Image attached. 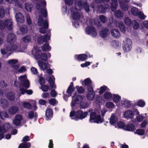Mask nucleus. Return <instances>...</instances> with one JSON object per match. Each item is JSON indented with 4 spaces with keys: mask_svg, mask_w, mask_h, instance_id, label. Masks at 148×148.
I'll return each mask as SVG.
<instances>
[{
    "mask_svg": "<svg viewBox=\"0 0 148 148\" xmlns=\"http://www.w3.org/2000/svg\"><path fill=\"white\" fill-rule=\"evenodd\" d=\"M87 58V56L84 54L75 55V59L77 60L83 61L85 60Z\"/></svg>",
    "mask_w": 148,
    "mask_h": 148,
    "instance_id": "aec40b11",
    "label": "nucleus"
},
{
    "mask_svg": "<svg viewBox=\"0 0 148 148\" xmlns=\"http://www.w3.org/2000/svg\"><path fill=\"white\" fill-rule=\"evenodd\" d=\"M106 107L109 109L115 108V106L114 103L112 102H108L106 104Z\"/></svg>",
    "mask_w": 148,
    "mask_h": 148,
    "instance_id": "c9c22d12",
    "label": "nucleus"
},
{
    "mask_svg": "<svg viewBox=\"0 0 148 148\" xmlns=\"http://www.w3.org/2000/svg\"><path fill=\"white\" fill-rule=\"evenodd\" d=\"M5 12L3 9V8L0 9V18H2L4 16Z\"/></svg>",
    "mask_w": 148,
    "mask_h": 148,
    "instance_id": "774afa93",
    "label": "nucleus"
},
{
    "mask_svg": "<svg viewBox=\"0 0 148 148\" xmlns=\"http://www.w3.org/2000/svg\"><path fill=\"white\" fill-rule=\"evenodd\" d=\"M99 94L101 95L106 90H109L107 87L105 86L101 87L99 89Z\"/></svg>",
    "mask_w": 148,
    "mask_h": 148,
    "instance_id": "c03bdc74",
    "label": "nucleus"
},
{
    "mask_svg": "<svg viewBox=\"0 0 148 148\" xmlns=\"http://www.w3.org/2000/svg\"><path fill=\"white\" fill-rule=\"evenodd\" d=\"M19 30L22 34H25L27 31V27L25 25H23L21 27Z\"/></svg>",
    "mask_w": 148,
    "mask_h": 148,
    "instance_id": "79ce46f5",
    "label": "nucleus"
},
{
    "mask_svg": "<svg viewBox=\"0 0 148 148\" xmlns=\"http://www.w3.org/2000/svg\"><path fill=\"white\" fill-rule=\"evenodd\" d=\"M36 35L35 33H33L31 35H27L23 38V40L25 42L28 43L31 42L33 40H35L36 38Z\"/></svg>",
    "mask_w": 148,
    "mask_h": 148,
    "instance_id": "f8f14e48",
    "label": "nucleus"
},
{
    "mask_svg": "<svg viewBox=\"0 0 148 148\" xmlns=\"http://www.w3.org/2000/svg\"><path fill=\"white\" fill-rule=\"evenodd\" d=\"M87 98L89 100H92L94 98L95 95L93 88L91 87H87Z\"/></svg>",
    "mask_w": 148,
    "mask_h": 148,
    "instance_id": "9b49d317",
    "label": "nucleus"
},
{
    "mask_svg": "<svg viewBox=\"0 0 148 148\" xmlns=\"http://www.w3.org/2000/svg\"><path fill=\"white\" fill-rule=\"evenodd\" d=\"M89 105L88 103L84 102V101L83 102L81 103L80 105L79 106V107L81 108H86L88 107Z\"/></svg>",
    "mask_w": 148,
    "mask_h": 148,
    "instance_id": "3c124183",
    "label": "nucleus"
},
{
    "mask_svg": "<svg viewBox=\"0 0 148 148\" xmlns=\"http://www.w3.org/2000/svg\"><path fill=\"white\" fill-rule=\"evenodd\" d=\"M106 108H103L101 110H95L91 112L90 116V123H101L104 121L103 117L105 114L107 112Z\"/></svg>",
    "mask_w": 148,
    "mask_h": 148,
    "instance_id": "7ed1b4c3",
    "label": "nucleus"
},
{
    "mask_svg": "<svg viewBox=\"0 0 148 148\" xmlns=\"http://www.w3.org/2000/svg\"><path fill=\"white\" fill-rule=\"evenodd\" d=\"M26 18L27 24L28 25L30 26L32 24V21L30 16L28 14H26Z\"/></svg>",
    "mask_w": 148,
    "mask_h": 148,
    "instance_id": "4d7b16f0",
    "label": "nucleus"
},
{
    "mask_svg": "<svg viewBox=\"0 0 148 148\" xmlns=\"http://www.w3.org/2000/svg\"><path fill=\"white\" fill-rule=\"evenodd\" d=\"M41 88V89L43 91H46L48 89V86L45 85H42Z\"/></svg>",
    "mask_w": 148,
    "mask_h": 148,
    "instance_id": "338daca9",
    "label": "nucleus"
},
{
    "mask_svg": "<svg viewBox=\"0 0 148 148\" xmlns=\"http://www.w3.org/2000/svg\"><path fill=\"white\" fill-rule=\"evenodd\" d=\"M118 121V119L115 114H112L110 117V123L111 125H115L116 123Z\"/></svg>",
    "mask_w": 148,
    "mask_h": 148,
    "instance_id": "b1692460",
    "label": "nucleus"
},
{
    "mask_svg": "<svg viewBox=\"0 0 148 148\" xmlns=\"http://www.w3.org/2000/svg\"><path fill=\"white\" fill-rule=\"evenodd\" d=\"M111 35L114 38H118L120 36V34L119 31L116 29H113L111 31Z\"/></svg>",
    "mask_w": 148,
    "mask_h": 148,
    "instance_id": "4be33fe9",
    "label": "nucleus"
},
{
    "mask_svg": "<svg viewBox=\"0 0 148 148\" xmlns=\"http://www.w3.org/2000/svg\"><path fill=\"white\" fill-rule=\"evenodd\" d=\"M121 99V97L118 94H113L112 99L113 101L116 103L119 102Z\"/></svg>",
    "mask_w": 148,
    "mask_h": 148,
    "instance_id": "c756f323",
    "label": "nucleus"
},
{
    "mask_svg": "<svg viewBox=\"0 0 148 148\" xmlns=\"http://www.w3.org/2000/svg\"><path fill=\"white\" fill-rule=\"evenodd\" d=\"M113 95L110 93L108 92H106L104 95V97L106 99L110 100L111 99Z\"/></svg>",
    "mask_w": 148,
    "mask_h": 148,
    "instance_id": "4c0bfd02",
    "label": "nucleus"
},
{
    "mask_svg": "<svg viewBox=\"0 0 148 148\" xmlns=\"http://www.w3.org/2000/svg\"><path fill=\"white\" fill-rule=\"evenodd\" d=\"M23 106L24 108L30 109L31 107V105L27 102H24L23 104Z\"/></svg>",
    "mask_w": 148,
    "mask_h": 148,
    "instance_id": "13d9d810",
    "label": "nucleus"
},
{
    "mask_svg": "<svg viewBox=\"0 0 148 148\" xmlns=\"http://www.w3.org/2000/svg\"><path fill=\"white\" fill-rule=\"evenodd\" d=\"M15 39V35L12 33H10L7 36V41L8 42L11 43L14 42Z\"/></svg>",
    "mask_w": 148,
    "mask_h": 148,
    "instance_id": "6ab92c4d",
    "label": "nucleus"
},
{
    "mask_svg": "<svg viewBox=\"0 0 148 148\" xmlns=\"http://www.w3.org/2000/svg\"><path fill=\"white\" fill-rule=\"evenodd\" d=\"M76 88L77 89L78 92L79 93H83L84 91V89L82 86H77L76 87Z\"/></svg>",
    "mask_w": 148,
    "mask_h": 148,
    "instance_id": "8fccbe9b",
    "label": "nucleus"
},
{
    "mask_svg": "<svg viewBox=\"0 0 148 148\" xmlns=\"http://www.w3.org/2000/svg\"><path fill=\"white\" fill-rule=\"evenodd\" d=\"M84 97L81 95L77 96L75 99L74 97H73L71 104L72 109H76L79 104V106L80 105L81 103L84 101Z\"/></svg>",
    "mask_w": 148,
    "mask_h": 148,
    "instance_id": "0eeeda50",
    "label": "nucleus"
},
{
    "mask_svg": "<svg viewBox=\"0 0 148 148\" xmlns=\"http://www.w3.org/2000/svg\"><path fill=\"white\" fill-rule=\"evenodd\" d=\"M37 3L36 7L38 10H40V14L39 15L38 21V24L39 26H43V27L39 29V32L42 34L46 32V30L48 27V23L47 21H44L41 15L44 17H46L47 15V12L45 6L46 2L44 0H37Z\"/></svg>",
    "mask_w": 148,
    "mask_h": 148,
    "instance_id": "f03ea898",
    "label": "nucleus"
},
{
    "mask_svg": "<svg viewBox=\"0 0 148 148\" xmlns=\"http://www.w3.org/2000/svg\"><path fill=\"white\" fill-rule=\"evenodd\" d=\"M138 15L139 18L144 19L146 17V16H145L144 13L142 12H138Z\"/></svg>",
    "mask_w": 148,
    "mask_h": 148,
    "instance_id": "5fc2aeb1",
    "label": "nucleus"
},
{
    "mask_svg": "<svg viewBox=\"0 0 148 148\" xmlns=\"http://www.w3.org/2000/svg\"><path fill=\"white\" fill-rule=\"evenodd\" d=\"M119 25L120 31L122 32H124L125 31V28L123 23L120 21L119 23Z\"/></svg>",
    "mask_w": 148,
    "mask_h": 148,
    "instance_id": "58836bf2",
    "label": "nucleus"
},
{
    "mask_svg": "<svg viewBox=\"0 0 148 148\" xmlns=\"http://www.w3.org/2000/svg\"><path fill=\"white\" fill-rule=\"evenodd\" d=\"M85 32L87 34L93 37H96L97 35V32L96 29L92 26L87 27L85 29Z\"/></svg>",
    "mask_w": 148,
    "mask_h": 148,
    "instance_id": "1a4fd4ad",
    "label": "nucleus"
},
{
    "mask_svg": "<svg viewBox=\"0 0 148 148\" xmlns=\"http://www.w3.org/2000/svg\"><path fill=\"white\" fill-rule=\"evenodd\" d=\"M110 34V32L108 29H104L101 30L99 32L100 37L105 39L108 37Z\"/></svg>",
    "mask_w": 148,
    "mask_h": 148,
    "instance_id": "dca6fc26",
    "label": "nucleus"
},
{
    "mask_svg": "<svg viewBox=\"0 0 148 148\" xmlns=\"http://www.w3.org/2000/svg\"><path fill=\"white\" fill-rule=\"evenodd\" d=\"M14 71L16 73L18 72V70L19 69V66L18 65H15L13 66Z\"/></svg>",
    "mask_w": 148,
    "mask_h": 148,
    "instance_id": "e2e57ef3",
    "label": "nucleus"
},
{
    "mask_svg": "<svg viewBox=\"0 0 148 148\" xmlns=\"http://www.w3.org/2000/svg\"><path fill=\"white\" fill-rule=\"evenodd\" d=\"M114 16L118 18H122L123 17V14L121 10H119L115 12L114 13Z\"/></svg>",
    "mask_w": 148,
    "mask_h": 148,
    "instance_id": "f704fd0d",
    "label": "nucleus"
},
{
    "mask_svg": "<svg viewBox=\"0 0 148 148\" xmlns=\"http://www.w3.org/2000/svg\"><path fill=\"white\" fill-rule=\"evenodd\" d=\"M14 84L16 86H19L20 88L21 86H23L26 88H28L29 86V81L27 79L26 75L20 76L18 78V82L14 81Z\"/></svg>",
    "mask_w": 148,
    "mask_h": 148,
    "instance_id": "39448f33",
    "label": "nucleus"
},
{
    "mask_svg": "<svg viewBox=\"0 0 148 148\" xmlns=\"http://www.w3.org/2000/svg\"><path fill=\"white\" fill-rule=\"evenodd\" d=\"M137 105L138 106L140 107H143L145 106V103L144 101L142 100H140L138 101Z\"/></svg>",
    "mask_w": 148,
    "mask_h": 148,
    "instance_id": "09e8293b",
    "label": "nucleus"
},
{
    "mask_svg": "<svg viewBox=\"0 0 148 148\" xmlns=\"http://www.w3.org/2000/svg\"><path fill=\"white\" fill-rule=\"evenodd\" d=\"M123 116L127 118L131 119L134 116L133 112L130 110H128L125 111L123 113Z\"/></svg>",
    "mask_w": 148,
    "mask_h": 148,
    "instance_id": "412c9836",
    "label": "nucleus"
},
{
    "mask_svg": "<svg viewBox=\"0 0 148 148\" xmlns=\"http://www.w3.org/2000/svg\"><path fill=\"white\" fill-rule=\"evenodd\" d=\"M124 129L130 131H132L135 130V126L131 123H129L124 128Z\"/></svg>",
    "mask_w": 148,
    "mask_h": 148,
    "instance_id": "bb28decb",
    "label": "nucleus"
},
{
    "mask_svg": "<svg viewBox=\"0 0 148 148\" xmlns=\"http://www.w3.org/2000/svg\"><path fill=\"white\" fill-rule=\"evenodd\" d=\"M121 104L123 107H128L130 106V101L127 99H123L121 101Z\"/></svg>",
    "mask_w": 148,
    "mask_h": 148,
    "instance_id": "c85d7f7f",
    "label": "nucleus"
},
{
    "mask_svg": "<svg viewBox=\"0 0 148 148\" xmlns=\"http://www.w3.org/2000/svg\"><path fill=\"white\" fill-rule=\"evenodd\" d=\"M91 64V62L89 61H87L85 63L82 64H81V66L82 67H87L89 66Z\"/></svg>",
    "mask_w": 148,
    "mask_h": 148,
    "instance_id": "680f3d73",
    "label": "nucleus"
},
{
    "mask_svg": "<svg viewBox=\"0 0 148 148\" xmlns=\"http://www.w3.org/2000/svg\"><path fill=\"white\" fill-rule=\"evenodd\" d=\"M124 22L127 25H131V20L128 17H126L125 18Z\"/></svg>",
    "mask_w": 148,
    "mask_h": 148,
    "instance_id": "6e6d98bb",
    "label": "nucleus"
},
{
    "mask_svg": "<svg viewBox=\"0 0 148 148\" xmlns=\"http://www.w3.org/2000/svg\"><path fill=\"white\" fill-rule=\"evenodd\" d=\"M38 63L40 70L44 71L50 67V65L47 62H44L42 61H38Z\"/></svg>",
    "mask_w": 148,
    "mask_h": 148,
    "instance_id": "4468645a",
    "label": "nucleus"
},
{
    "mask_svg": "<svg viewBox=\"0 0 148 148\" xmlns=\"http://www.w3.org/2000/svg\"><path fill=\"white\" fill-rule=\"evenodd\" d=\"M49 79L48 80V82L51 88L53 89H55L56 88V86L54 84L55 78L52 75H49Z\"/></svg>",
    "mask_w": 148,
    "mask_h": 148,
    "instance_id": "5701e85b",
    "label": "nucleus"
},
{
    "mask_svg": "<svg viewBox=\"0 0 148 148\" xmlns=\"http://www.w3.org/2000/svg\"><path fill=\"white\" fill-rule=\"evenodd\" d=\"M87 114L88 112H83L81 110H78L75 112L74 111H72L70 113V116L71 119L77 121L84 119Z\"/></svg>",
    "mask_w": 148,
    "mask_h": 148,
    "instance_id": "423d86ee",
    "label": "nucleus"
},
{
    "mask_svg": "<svg viewBox=\"0 0 148 148\" xmlns=\"http://www.w3.org/2000/svg\"><path fill=\"white\" fill-rule=\"evenodd\" d=\"M16 21L19 23H23L24 22V17L21 13H17L15 15Z\"/></svg>",
    "mask_w": 148,
    "mask_h": 148,
    "instance_id": "a211bd4d",
    "label": "nucleus"
},
{
    "mask_svg": "<svg viewBox=\"0 0 148 148\" xmlns=\"http://www.w3.org/2000/svg\"><path fill=\"white\" fill-rule=\"evenodd\" d=\"M132 42L131 40L128 38H126L123 41V48L126 52H127L131 50L132 48Z\"/></svg>",
    "mask_w": 148,
    "mask_h": 148,
    "instance_id": "6e6552de",
    "label": "nucleus"
},
{
    "mask_svg": "<svg viewBox=\"0 0 148 148\" xmlns=\"http://www.w3.org/2000/svg\"><path fill=\"white\" fill-rule=\"evenodd\" d=\"M20 89L22 94H24L25 92H26L28 95H31L33 93L32 91L31 90H26L24 88H20Z\"/></svg>",
    "mask_w": 148,
    "mask_h": 148,
    "instance_id": "e433bc0d",
    "label": "nucleus"
},
{
    "mask_svg": "<svg viewBox=\"0 0 148 148\" xmlns=\"http://www.w3.org/2000/svg\"><path fill=\"white\" fill-rule=\"evenodd\" d=\"M75 7L71 9V16L74 20L73 23V25L76 27H77L79 25V20L82 16L80 10L84 8L85 10L88 12L89 11V6L86 2L82 3L81 0H75Z\"/></svg>",
    "mask_w": 148,
    "mask_h": 148,
    "instance_id": "f257e3e1",
    "label": "nucleus"
},
{
    "mask_svg": "<svg viewBox=\"0 0 148 148\" xmlns=\"http://www.w3.org/2000/svg\"><path fill=\"white\" fill-rule=\"evenodd\" d=\"M30 143L24 142L19 145L18 148H30Z\"/></svg>",
    "mask_w": 148,
    "mask_h": 148,
    "instance_id": "72a5a7b5",
    "label": "nucleus"
},
{
    "mask_svg": "<svg viewBox=\"0 0 148 148\" xmlns=\"http://www.w3.org/2000/svg\"><path fill=\"white\" fill-rule=\"evenodd\" d=\"M18 110V108L16 106H13L9 110L8 112L11 114H14L16 113Z\"/></svg>",
    "mask_w": 148,
    "mask_h": 148,
    "instance_id": "2f4dec72",
    "label": "nucleus"
},
{
    "mask_svg": "<svg viewBox=\"0 0 148 148\" xmlns=\"http://www.w3.org/2000/svg\"><path fill=\"white\" fill-rule=\"evenodd\" d=\"M117 1V0H112V3L111 5V8L112 10L113 11L116 10V7L118 6Z\"/></svg>",
    "mask_w": 148,
    "mask_h": 148,
    "instance_id": "cd10ccee",
    "label": "nucleus"
},
{
    "mask_svg": "<svg viewBox=\"0 0 148 148\" xmlns=\"http://www.w3.org/2000/svg\"><path fill=\"white\" fill-rule=\"evenodd\" d=\"M109 6L108 4L106 5L105 8L103 7L101 5L99 6V10L102 13L105 12L106 10H107L109 8Z\"/></svg>",
    "mask_w": 148,
    "mask_h": 148,
    "instance_id": "37998d69",
    "label": "nucleus"
},
{
    "mask_svg": "<svg viewBox=\"0 0 148 148\" xmlns=\"http://www.w3.org/2000/svg\"><path fill=\"white\" fill-rule=\"evenodd\" d=\"M49 103L52 105H54L56 103L55 99H52L49 100Z\"/></svg>",
    "mask_w": 148,
    "mask_h": 148,
    "instance_id": "69168bd1",
    "label": "nucleus"
},
{
    "mask_svg": "<svg viewBox=\"0 0 148 148\" xmlns=\"http://www.w3.org/2000/svg\"><path fill=\"white\" fill-rule=\"evenodd\" d=\"M131 12L133 15L136 16L138 15V10L137 8L134 7L132 8Z\"/></svg>",
    "mask_w": 148,
    "mask_h": 148,
    "instance_id": "de8ad7c7",
    "label": "nucleus"
},
{
    "mask_svg": "<svg viewBox=\"0 0 148 148\" xmlns=\"http://www.w3.org/2000/svg\"><path fill=\"white\" fill-rule=\"evenodd\" d=\"M132 25L134 28L135 29H138L139 27L138 23L136 20L132 22Z\"/></svg>",
    "mask_w": 148,
    "mask_h": 148,
    "instance_id": "603ef678",
    "label": "nucleus"
},
{
    "mask_svg": "<svg viewBox=\"0 0 148 148\" xmlns=\"http://www.w3.org/2000/svg\"><path fill=\"white\" fill-rule=\"evenodd\" d=\"M14 95L12 92H10L8 94L7 97L10 100H12L14 99Z\"/></svg>",
    "mask_w": 148,
    "mask_h": 148,
    "instance_id": "864d4df0",
    "label": "nucleus"
},
{
    "mask_svg": "<svg viewBox=\"0 0 148 148\" xmlns=\"http://www.w3.org/2000/svg\"><path fill=\"white\" fill-rule=\"evenodd\" d=\"M99 18L100 20L102 23H104L106 22V19L103 15L100 16L99 17Z\"/></svg>",
    "mask_w": 148,
    "mask_h": 148,
    "instance_id": "0e129e2a",
    "label": "nucleus"
},
{
    "mask_svg": "<svg viewBox=\"0 0 148 148\" xmlns=\"http://www.w3.org/2000/svg\"><path fill=\"white\" fill-rule=\"evenodd\" d=\"M116 127H118L119 128H122L124 129V128L125 126L124 123L122 121L119 122L117 124V125H115Z\"/></svg>",
    "mask_w": 148,
    "mask_h": 148,
    "instance_id": "49530a36",
    "label": "nucleus"
},
{
    "mask_svg": "<svg viewBox=\"0 0 148 148\" xmlns=\"http://www.w3.org/2000/svg\"><path fill=\"white\" fill-rule=\"evenodd\" d=\"M119 3L121 8L122 10L124 11L128 10V5L127 4L124 3L122 2H120Z\"/></svg>",
    "mask_w": 148,
    "mask_h": 148,
    "instance_id": "473e14b6",
    "label": "nucleus"
},
{
    "mask_svg": "<svg viewBox=\"0 0 148 148\" xmlns=\"http://www.w3.org/2000/svg\"><path fill=\"white\" fill-rule=\"evenodd\" d=\"M17 62L18 60H17L14 59L8 61V63L11 65H13Z\"/></svg>",
    "mask_w": 148,
    "mask_h": 148,
    "instance_id": "bf43d9fd",
    "label": "nucleus"
},
{
    "mask_svg": "<svg viewBox=\"0 0 148 148\" xmlns=\"http://www.w3.org/2000/svg\"><path fill=\"white\" fill-rule=\"evenodd\" d=\"M75 88H74L71 87H69L67 91V93L69 94L67 96V97L70 96L71 95V94L72 92L74 90ZM67 96L66 95H64L63 96V98L64 100L67 101V99L66 98Z\"/></svg>",
    "mask_w": 148,
    "mask_h": 148,
    "instance_id": "a878e982",
    "label": "nucleus"
},
{
    "mask_svg": "<svg viewBox=\"0 0 148 148\" xmlns=\"http://www.w3.org/2000/svg\"><path fill=\"white\" fill-rule=\"evenodd\" d=\"M145 131L143 129H138L135 132V134H137L139 135H142L144 134Z\"/></svg>",
    "mask_w": 148,
    "mask_h": 148,
    "instance_id": "a18cd8bd",
    "label": "nucleus"
},
{
    "mask_svg": "<svg viewBox=\"0 0 148 148\" xmlns=\"http://www.w3.org/2000/svg\"><path fill=\"white\" fill-rule=\"evenodd\" d=\"M1 118L2 119L3 117H8V115L7 113L5 111L1 112L0 113Z\"/></svg>",
    "mask_w": 148,
    "mask_h": 148,
    "instance_id": "052dcab7",
    "label": "nucleus"
},
{
    "mask_svg": "<svg viewBox=\"0 0 148 148\" xmlns=\"http://www.w3.org/2000/svg\"><path fill=\"white\" fill-rule=\"evenodd\" d=\"M80 82L82 85H85L86 86H88V87H92V82L90 78H87L84 81L81 80Z\"/></svg>",
    "mask_w": 148,
    "mask_h": 148,
    "instance_id": "f3484780",
    "label": "nucleus"
},
{
    "mask_svg": "<svg viewBox=\"0 0 148 148\" xmlns=\"http://www.w3.org/2000/svg\"><path fill=\"white\" fill-rule=\"evenodd\" d=\"M6 49L8 51H16L18 52H23V51L20 49L15 44H10L6 46Z\"/></svg>",
    "mask_w": 148,
    "mask_h": 148,
    "instance_id": "9d476101",
    "label": "nucleus"
},
{
    "mask_svg": "<svg viewBox=\"0 0 148 148\" xmlns=\"http://www.w3.org/2000/svg\"><path fill=\"white\" fill-rule=\"evenodd\" d=\"M32 52V54L34 56L35 59L38 61H40L41 59L43 61H46L47 59V56L46 54H41V51L38 47H34Z\"/></svg>",
    "mask_w": 148,
    "mask_h": 148,
    "instance_id": "20e7f679",
    "label": "nucleus"
},
{
    "mask_svg": "<svg viewBox=\"0 0 148 148\" xmlns=\"http://www.w3.org/2000/svg\"><path fill=\"white\" fill-rule=\"evenodd\" d=\"M25 8L27 11L31 12L33 9V6L30 3H27L25 4Z\"/></svg>",
    "mask_w": 148,
    "mask_h": 148,
    "instance_id": "7c9ffc66",
    "label": "nucleus"
},
{
    "mask_svg": "<svg viewBox=\"0 0 148 148\" xmlns=\"http://www.w3.org/2000/svg\"><path fill=\"white\" fill-rule=\"evenodd\" d=\"M38 37L37 42L40 44H41L44 42H46L50 39V36L49 35H46L44 37L40 35Z\"/></svg>",
    "mask_w": 148,
    "mask_h": 148,
    "instance_id": "ddd939ff",
    "label": "nucleus"
},
{
    "mask_svg": "<svg viewBox=\"0 0 148 148\" xmlns=\"http://www.w3.org/2000/svg\"><path fill=\"white\" fill-rule=\"evenodd\" d=\"M51 49V47L49 46L48 43H46L42 46V50L43 51H50Z\"/></svg>",
    "mask_w": 148,
    "mask_h": 148,
    "instance_id": "a19ab883",
    "label": "nucleus"
},
{
    "mask_svg": "<svg viewBox=\"0 0 148 148\" xmlns=\"http://www.w3.org/2000/svg\"><path fill=\"white\" fill-rule=\"evenodd\" d=\"M53 112L51 109L50 108L47 109L46 111V119L48 120L50 119L53 117Z\"/></svg>",
    "mask_w": 148,
    "mask_h": 148,
    "instance_id": "393cba45",
    "label": "nucleus"
},
{
    "mask_svg": "<svg viewBox=\"0 0 148 148\" xmlns=\"http://www.w3.org/2000/svg\"><path fill=\"white\" fill-rule=\"evenodd\" d=\"M0 103L1 106L3 107H6L8 105L7 101L4 99H1L0 100Z\"/></svg>",
    "mask_w": 148,
    "mask_h": 148,
    "instance_id": "ea45409f",
    "label": "nucleus"
},
{
    "mask_svg": "<svg viewBox=\"0 0 148 148\" xmlns=\"http://www.w3.org/2000/svg\"><path fill=\"white\" fill-rule=\"evenodd\" d=\"M23 119V117L20 114H17L15 116L14 119L13 120V123L14 125L16 126L21 125V121Z\"/></svg>",
    "mask_w": 148,
    "mask_h": 148,
    "instance_id": "2eb2a0df",
    "label": "nucleus"
}]
</instances>
